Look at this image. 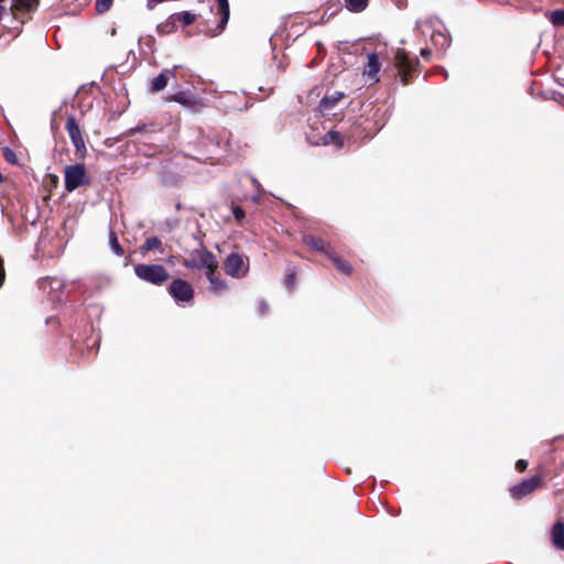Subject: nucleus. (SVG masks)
Listing matches in <instances>:
<instances>
[{
    "mask_svg": "<svg viewBox=\"0 0 564 564\" xmlns=\"http://www.w3.org/2000/svg\"><path fill=\"white\" fill-rule=\"evenodd\" d=\"M65 189L73 192L76 188L90 184V177L84 164L77 163L65 167Z\"/></svg>",
    "mask_w": 564,
    "mask_h": 564,
    "instance_id": "f257e3e1",
    "label": "nucleus"
},
{
    "mask_svg": "<svg viewBox=\"0 0 564 564\" xmlns=\"http://www.w3.org/2000/svg\"><path fill=\"white\" fill-rule=\"evenodd\" d=\"M135 275L149 283L161 285L169 279L166 269L161 264H137Z\"/></svg>",
    "mask_w": 564,
    "mask_h": 564,
    "instance_id": "f03ea898",
    "label": "nucleus"
},
{
    "mask_svg": "<svg viewBox=\"0 0 564 564\" xmlns=\"http://www.w3.org/2000/svg\"><path fill=\"white\" fill-rule=\"evenodd\" d=\"M65 128H66V131L69 135V139H70L73 145L76 149V152L80 156H85V154L87 152L86 144H85V141H84V138L82 134V130H80L74 116H69L67 118Z\"/></svg>",
    "mask_w": 564,
    "mask_h": 564,
    "instance_id": "7ed1b4c3",
    "label": "nucleus"
},
{
    "mask_svg": "<svg viewBox=\"0 0 564 564\" xmlns=\"http://www.w3.org/2000/svg\"><path fill=\"white\" fill-rule=\"evenodd\" d=\"M169 293L177 303H189L194 295L192 285L182 279H176L171 283Z\"/></svg>",
    "mask_w": 564,
    "mask_h": 564,
    "instance_id": "20e7f679",
    "label": "nucleus"
},
{
    "mask_svg": "<svg viewBox=\"0 0 564 564\" xmlns=\"http://www.w3.org/2000/svg\"><path fill=\"white\" fill-rule=\"evenodd\" d=\"M225 270L227 274L234 278L243 276L248 271V264L246 263L242 256L238 253H231L227 257L225 262Z\"/></svg>",
    "mask_w": 564,
    "mask_h": 564,
    "instance_id": "39448f33",
    "label": "nucleus"
},
{
    "mask_svg": "<svg viewBox=\"0 0 564 564\" xmlns=\"http://www.w3.org/2000/svg\"><path fill=\"white\" fill-rule=\"evenodd\" d=\"M541 485V477L540 476H532L522 482L513 486L510 489V494L514 499H521L524 496L533 492L535 489H538Z\"/></svg>",
    "mask_w": 564,
    "mask_h": 564,
    "instance_id": "423d86ee",
    "label": "nucleus"
},
{
    "mask_svg": "<svg viewBox=\"0 0 564 564\" xmlns=\"http://www.w3.org/2000/svg\"><path fill=\"white\" fill-rule=\"evenodd\" d=\"M380 62L377 53H370L367 56V64L364 67V76L372 83L379 82Z\"/></svg>",
    "mask_w": 564,
    "mask_h": 564,
    "instance_id": "0eeeda50",
    "label": "nucleus"
},
{
    "mask_svg": "<svg viewBox=\"0 0 564 564\" xmlns=\"http://www.w3.org/2000/svg\"><path fill=\"white\" fill-rule=\"evenodd\" d=\"M214 1L217 2L218 14L220 15V21L217 24V30L219 32H221V31H224V29L229 20V14H230L229 3H228V0H214Z\"/></svg>",
    "mask_w": 564,
    "mask_h": 564,
    "instance_id": "6e6552de",
    "label": "nucleus"
},
{
    "mask_svg": "<svg viewBox=\"0 0 564 564\" xmlns=\"http://www.w3.org/2000/svg\"><path fill=\"white\" fill-rule=\"evenodd\" d=\"M552 540L554 545L564 551V523L557 521L552 528Z\"/></svg>",
    "mask_w": 564,
    "mask_h": 564,
    "instance_id": "1a4fd4ad",
    "label": "nucleus"
},
{
    "mask_svg": "<svg viewBox=\"0 0 564 564\" xmlns=\"http://www.w3.org/2000/svg\"><path fill=\"white\" fill-rule=\"evenodd\" d=\"M395 64L402 70H409L411 68V62L404 50H397L395 52Z\"/></svg>",
    "mask_w": 564,
    "mask_h": 564,
    "instance_id": "9d476101",
    "label": "nucleus"
},
{
    "mask_svg": "<svg viewBox=\"0 0 564 564\" xmlns=\"http://www.w3.org/2000/svg\"><path fill=\"white\" fill-rule=\"evenodd\" d=\"M344 97V94L343 93H339V91H336L334 93L333 95H326L322 101H321V107L324 109V110H329L330 108H333L337 101H339L341 98Z\"/></svg>",
    "mask_w": 564,
    "mask_h": 564,
    "instance_id": "9b49d317",
    "label": "nucleus"
},
{
    "mask_svg": "<svg viewBox=\"0 0 564 564\" xmlns=\"http://www.w3.org/2000/svg\"><path fill=\"white\" fill-rule=\"evenodd\" d=\"M167 76L164 73L159 74L151 82V90L153 93L163 90L167 86Z\"/></svg>",
    "mask_w": 564,
    "mask_h": 564,
    "instance_id": "f8f14e48",
    "label": "nucleus"
},
{
    "mask_svg": "<svg viewBox=\"0 0 564 564\" xmlns=\"http://www.w3.org/2000/svg\"><path fill=\"white\" fill-rule=\"evenodd\" d=\"M176 29V20L175 15H171L165 22L160 23L156 26L158 33L160 34H169Z\"/></svg>",
    "mask_w": 564,
    "mask_h": 564,
    "instance_id": "ddd939ff",
    "label": "nucleus"
},
{
    "mask_svg": "<svg viewBox=\"0 0 564 564\" xmlns=\"http://www.w3.org/2000/svg\"><path fill=\"white\" fill-rule=\"evenodd\" d=\"M303 241L305 245H307L310 248L316 251L326 252V250L324 249V241L319 238L307 235L304 236Z\"/></svg>",
    "mask_w": 564,
    "mask_h": 564,
    "instance_id": "4468645a",
    "label": "nucleus"
},
{
    "mask_svg": "<svg viewBox=\"0 0 564 564\" xmlns=\"http://www.w3.org/2000/svg\"><path fill=\"white\" fill-rule=\"evenodd\" d=\"M324 144H334L336 148L343 147L341 135L336 131H328L323 138Z\"/></svg>",
    "mask_w": 564,
    "mask_h": 564,
    "instance_id": "2eb2a0df",
    "label": "nucleus"
},
{
    "mask_svg": "<svg viewBox=\"0 0 564 564\" xmlns=\"http://www.w3.org/2000/svg\"><path fill=\"white\" fill-rule=\"evenodd\" d=\"M13 6L19 10L32 11L39 6V0H12Z\"/></svg>",
    "mask_w": 564,
    "mask_h": 564,
    "instance_id": "dca6fc26",
    "label": "nucleus"
},
{
    "mask_svg": "<svg viewBox=\"0 0 564 564\" xmlns=\"http://www.w3.org/2000/svg\"><path fill=\"white\" fill-rule=\"evenodd\" d=\"M161 246V240L158 237H150L148 238L144 243L141 246L140 250L142 254H145L147 252L158 249Z\"/></svg>",
    "mask_w": 564,
    "mask_h": 564,
    "instance_id": "f3484780",
    "label": "nucleus"
},
{
    "mask_svg": "<svg viewBox=\"0 0 564 564\" xmlns=\"http://www.w3.org/2000/svg\"><path fill=\"white\" fill-rule=\"evenodd\" d=\"M109 246L115 254H117V256L123 254V249L120 246L117 235L113 230H110V232H109Z\"/></svg>",
    "mask_w": 564,
    "mask_h": 564,
    "instance_id": "a211bd4d",
    "label": "nucleus"
},
{
    "mask_svg": "<svg viewBox=\"0 0 564 564\" xmlns=\"http://www.w3.org/2000/svg\"><path fill=\"white\" fill-rule=\"evenodd\" d=\"M549 20L554 26H564V10H554L550 12Z\"/></svg>",
    "mask_w": 564,
    "mask_h": 564,
    "instance_id": "6ab92c4d",
    "label": "nucleus"
},
{
    "mask_svg": "<svg viewBox=\"0 0 564 564\" xmlns=\"http://www.w3.org/2000/svg\"><path fill=\"white\" fill-rule=\"evenodd\" d=\"M347 8L354 12H361L366 9L368 0H345Z\"/></svg>",
    "mask_w": 564,
    "mask_h": 564,
    "instance_id": "aec40b11",
    "label": "nucleus"
},
{
    "mask_svg": "<svg viewBox=\"0 0 564 564\" xmlns=\"http://www.w3.org/2000/svg\"><path fill=\"white\" fill-rule=\"evenodd\" d=\"M329 257L333 260V262L338 271H340L344 274H349L351 272V268L346 261H344L337 257H334V256H329Z\"/></svg>",
    "mask_w": 564,
    "mask_h": 564,
    "instance_id": "412c9836",
    "label": "nucleus"
},
{
    "mask_svg": "<svg viewBox=\"0 0 564 564\" xmlns=\"http://www.w3.org/2000/svg\"><path fill=\"white\" fill-rule=\"evenodd\" d=\"M432 40L436 45H440L442 47L448 46L449 44L447 36L442 32L433 34Z\"/></svg>",
    "mask_w": 564,
    "mask_h": 564,
    "instance_id": "4be33fe9",
    "label": "nucleus"
},
{
    "mask_svg": "<svg viewBox=\"0 0 564 564\" xmlns=\"http://www.w3.org/2000/svg\"><path fill=\"white\" fill-rule=\"evenodd\" d=\"M175 15V20H182L184 25H189L194 22L195 20V15L185 11V12H182L180 14H174Z\"/></svg>",
    "mask_w": 564,
    "mask_h": 564,
    "instance_id": "5701e85b",
    "label": "nucleus"
},
{
    "mask_svg": "<svg viewBox=\"0 0 564 564\" xmlns=\"http://www.w3.org/2000/svg\"><path fill=\"white\" fill-rule=\"evenodd\" d=\"M112 0H96V10L104 13L111 7Z\"/></svg>",
    "mask_w": 564,
    "mask_h": 564,
    "instance_id": "b1692460",
    "label": "nucleus"
},
{
    "mask_svg": "<svg viewBox=\"0 0 564 564\" xmlns=\"http://www.w3.org/2000/svg\"><path fill=\"white\" fill-rule=\"evenodd\" d=\"M2 154L7 162H10V163L17 162V155L12 149L6 147L2 151Z\"/></svg>",
    "mask_w": 564,
    "mask_h": 564,
    "instance_id": "393cba45",
    "label": "nucleus"
},
{
    "mask_svg": "<svg viewBox=\"0 0 564 564\" xmlns=\"http://www.w3.org/2000/svg\"><path fill=\"white\" fill-rule=\"evenodd\" d=\"M232 215H234L235 219L237 220V223H239V224H241L242 220L245 219V212L239 206L232 207Z\"/></svg>",
    "mask_w": 564,
    "mask_h": 564,
    "instance_id": "a878e982",
    "label": "nucleus"
},
{
    "mask_svg": "<svg viewBox=\"0 0 564 564\" xmlns=\"http://www.w3.org/2000/svg\"><path fill=\"white\" fill-rule=\"evenodd\" d=\"M285 284L289 289H292L295 284V274L293 272H290L285 276Z\"/></svg>",
    "mask_w": 564,
    "mask_h": 564,
    "instance_id": "bb28decb",
    "label": "nucleus"
},
{
    "mask_svg": "<svg viewBox=\"0 0 564 564\" xmlns=\"http://www.w3.org/2000/svg\"><path fill=\"white\" fill-rule=\"evenodd\" d=\"M204 265L206 268L205 275H206L207 280L212 283V262H208V260L205 259Z\"/></svg>",
    "mask_w": 564,
    "mask_h": 564,
    "instance_id": "cd10ccee",
    "label": "nucleus"
},
{
    "mask_svg": "<svg viewBox=\"0 0 564 564\" xmlns=\"http://www.w3.org/2000/svg\"><path fill=\"white\" fill-rule=\"evenodd\" d=\"M46 282L51 283L53 290H61L63 288V283L58 279H50Z\"/></svg>",
    "mask_w": 564,
    "mask_h": 564,
    "instance_id": "c85d7f7f",
    "label": "nucleus"
},
{
    "mask_svg": "<svg viewBox=\"0 0 564 564\" xmlns=\"http://www.w3.org/2000/svg\"><path fill=\"white\" fill-rule=\"evenodd\" d=\"M528 466V463L523 459H519L516 464V468L519 470V471H523Z\"/></svg>",
    "mask_w": 564,
    "mask_h": 564,
    "instance_id": "c756f323",
    "label": "nucleus"
},
{
    "mask_svg": "<svg viewBox=\"0 0 564 564\" xmlns=\"http://www.w3.org/2000/svg\"><path fill=\"white\" fill-rule=\"evenodd\" d=\"M4 269H3V263H2V260L0 259V286L2 285L3 281H4Z\"/></svg>",
    "mask_w": 564,
    "mask_h": 564,
    "instance_id": "7c9ffc66",
    "label": "nucleus"
},
{
    "mask_svg": "<svg viewBox=\"0 0 564 564\" xmlns=\"http://www.w3.org/2000/svg\"><path fill=\"white\" fill-rule=\"evenodd\" d=\"M259 312L260 314H265L268 312V305L264 302L259 303Z\"/></svg>",
    "mask_w": 564,
    "mask_h": 564,
    "instance_id": "2f4dec72",
    "label": "nucleus"
},
{
    "mask_svg": "<svg viewBox=\"0 0 564 564\" xmlns=\"http://www.w3.org/2000/svg\"><path fill=\"white\" fill-rule=\"evenodd\" d=\"M430 54H431V51H430V50H427V48H423V50L421 51V55H422L423 57H425V58H427V57L430 56Z\"/></svg>",
    "mask_w": 564,
    "mask_h": 564,
    "instance_id": "473e14b6",
    "label": "nucleus"
},
{
    "mask_svg": "<svg viewBox=\"0 0 564 564\" xmlns=\"http://www.w3.org/2000/svg\"><path fill=\"white\" fill-rule=\"evenodd\" d=\"M213 285H214V291H217L221 286L220 282H218V280L215 276H214Z\"/></svg>",
    "mask_w": 564,
    "mask_h": 564,
    "instance_id": "72a5a7b5",
    "label": "nucleus"
},
{
    "mask_svg": "<svg viewBox=\"0 0 564 564\" xmlns=\"http://www.w3.org/2000/svg\"><path fill=\"white\" fill-rule=\"evenodd\" d=\"M4 11H6L4 7L0 6V19L2 18Z\"/></svg>",
    "mask_w": 564,
    "mask_h": 564,
    "instance_id": "f704fd0d",
    "label": "nucleus"
}]
</instances>
